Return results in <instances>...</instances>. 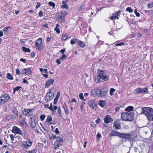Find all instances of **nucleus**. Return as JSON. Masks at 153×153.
I'll return each instance as SVG.
<instances>
[{
    "label": "nucleus",
    "mask_w": 153,
    "mask_h": 153,
    "mask_svg": "<svg viewBox=\"0 0 153 153\" xmlns=\"http://www.w3.org/2000/svg\"><path fill=\"white\" fill-rule=\"evenodd\" d=\"M121 118L125 121H131L133 120V115L131 113L123 112L121 114Z\"/></svg>",
    "instance_id": "f257e3e1"
},
{
    "label": "nucleus",
    "mask_w": 153,
    "mask_h": 153,
    "mask_svg": "<svg viewBox=\"0 0 153 153\" xmlns=\"http://www.w3.org/2000/svg\"><path fill=\"white\" fill-rule=\"evenodd\" d=\"M107 93L106 91H102L100 89H94L91 91V94L95 96L96 95L99 97H103L105 96Z\"/></svg>",
    "instance_id": "f03ea898"
},
{
    "label": "nucleus",
    "mask_w": 153,
    "mask_h": 153,
    "mask_svg": "<svg viewBox=\"0 0 153 153\" xmlns=\"http://www.w3.org/2000/svg\"><path fill=\"white\" fill-rule=\"evenodd\" d=\"M142 109L143 114L146 115L149 119L151 115L152 114V109L149 107H143Z\"/></svg>",
    "instance_id": "7ed1b4c3"
},
{
    "label": "nucleus",
    "mask_w": 153,
    "mask_h": 153,
    "mask_svg": "<svg viewBox=\"0 0 153 153\" xmlns=\"http://www.w3.org/2000/svg\"><path fill=\"white\" fill-rule=\"evenodd\" d=\"M10 96L7 94H3L0 97V105H2L9 100Z\"/></svg>",
    "instance_id": "20e7f679"
},
{
    "label": "nucleus",
    "mask_w": 153,
    "mask_h": 153,
    "mask_svg": "<svg viewBox=\"0 0 153 153\" xmlns=\"http://www.w3.org/2000/svg\"><path fill=\"white\" fill-rule=\"evenodd\" d=\"M57 140L54 143L53 146L55 150L57 149L61 146L63 143V139L59 137L56 138Z\"/></svg>",
    "instance_id": "39448f33"
},
{
    "label": "nucleus",
    "mask_w": 153,
    "mask_h": 153,
    "mask_svg": "<svg viewBox=\"0 0 153 153\" xmlns=\"http://www.w3.org/2000/svg\"><path fill=\"white\" fill-rule=\"evenodd\" d=\"M98 75L95 77V81L97 83L100 82L102 77L104 75V72L101 70L98 71Z\"/></svg>",
    "instance_id": "423d86ee"
},
{
    "label": "nucleus",
    "mask_w": 153,
    "mask_h": 153,
    "mask_svg": "<svg viewBox=\"0 0 153 153\" xmlns=\"http://www.w3.org/2000/svg\"><path fill=\"white\" fill-rule=\"evenodd\" d=\"M36 48L39 50H41L43 46L42 39L39 38L36 41L35 43Z\"/></svg>",
    "instance_id": "0eeeda50"
},
{
    "label": "nucleus",
    "mask_w": 153,
    "mask_h": 153,
    "mask_svg": "<svg viewBox=\"0 0 153 153\" xmlns=\"http://www.w3.org/2000/svg\"><path fill=\"white\" fill-rule=\"evenodd\" d=\"M32 144V142L30 139H28L22 142V146L26 149H29Z\"/></svg>",
    "instance_id": "6e6552de"
},
{
    "label": "nucleus",
    "mask_w": 153,
    "mask_h": 153,
    "mask_svg": "<svg viewBox=\"0 0 153 153\" xmlns=\"http://www.w3.org/2000/svg\"><path fill=\"white\" fill-rule=\"evenodd\" d=\"M12 132L19 134L24 136V134L22 133V130L16 126H14L13 127Z\"/></svg>",
    "instance_id": "1a4fd4ad"
},
{
    "label": "nucleus",
    "mask_w": 153,
    "mask_h": 153,
    "mask_svg": "<svg viewBox=\"0 0 153 153\" xmlns=\"http://www.w3.org/2000/svg\"><path fill=\"white\" fill-rule=\"evenodd\" d=\"M119 137L121 138L123 140L124 139L125 141L131 138V135L130 134L120 133Z\"/></svg>",
    "instance_id": "9d476101"
},
{
    "label": "nucleus",
    "mask_w": 153,
    "mask_h": 153,
    "mask_svg": "<svg viewBox=\"0 0 153 153\" xmlns=\"http://www.w3.org/2000/svg\"><path fill=\"white\" fill-rule=\"evenodd\" d=\"M54 96L53 92L51 91L48 93L45 97V99L46 101H48L49 100L52 99Z\"/></svg>",
    "instance_id": "9b49d317"
},
{
    "label": "nucleus",
    "mask_w": 153,
    "mask_h": 153,
    "mask_svg": "<svg viewBox=\"0 0 153 153\" xmlns=\"http://www.w3.org/2000/svg\"><path fill=\"white\" fill-rule=\"evenodd\" d=\"M33 110V109H25L22 111V113L24 115H28L31 116L32 115V112Z\"/></svg>",
    "instance_id": "f8f14e48"
},
{
    "label": "nucleus",
    "mask_w": 153,
    "mask_h": 153,
    "mask_svg": "<svg viewBox=\"0 0 153 153\" xmlns=\"http://www.w3.org/2000/svg\"><path fill=\"white\" fill-rule=\"evenodd\" d=\"M88 103L90 107L94 109L96 105L97 102L94 100H91L88 101Z\"/></svg>",
    "instance_id": "ddd939ff"
},
{
    "label": "nucleus",
    "mask_w": 153,
    "mask_h": 153,
    "mask_svg": "<svg viewBox=\"0 0 153 153\" xmlns=\"http://www.w3.org/2000/svg\"><path fill=\"white\" fill-rule=\"evenodd\" d=\"M104 121L105 123H110L112 122L113 120L111 117V116L109 115H106L105 117L103 118Z\"/></svg>",
    "instance_id": "4468645a"
},
{
    "label": "nucleus",
    "mask_w": 153,
    "mask_h": 153,
    "mask_svg": "<svg viewBox=\"0 0 153 153\" xmlns=\"http://www.w3.org/2000/svg\"><path fill=\"white\" fill-rule=\"evenodd\" d=\"M54 79H49L46 82L45 87H47L52 85L54 82Z\"/></svg>",
    "instance_id": "2eb2a0df"
},
{
    "label": "nucleus",
    "mask_w": 153,
    "mask_h": 153,
    "mask_svg": "<svg viewBox=\"0 0 153 153\" xmlns=\"http://www.w3.org/2000/svg\"><path fill=\"white\" fill-rule=\"evenodd\" d=\"M120 133L117 131H113L110 133L109 136L110 137L116 136L119 137Z\"/></svg>",
    "instance_id": "dca6fc26"
},
{
    "label": "nucleus",
    "mask_w": 153,
    "mask_h": 153,
    "mask_svg": "<svg viewBox=\"0 0 153 153\" xmlns=\"http://www.w3.org/2000/svg\"><path fill=\"white\" fill-rule=\"evenodd\" d=\"M31 120L30 126L33 128H34L36 126V123L34 119H33L32 117H30Z\"/></svg>",
    "instance_id": "f3484780"
},
{
    "label": "nucleus",
    "mask_w": 153,
    "mask_h": 153,
    "mask_svg": "<svg viewBox=\"0 0 153 153\" xmlns=\"http://www.w3.org/2000/svg\"><path fill=\"white\" fill-rule=\"evenodd\" d=\"M114 126L115 127L116 129L118 130L120 128V124L118 122H116L114 123Z\"/></svg>",
    "instance_id": "a211bd4d"
},
{
    "label": "nucleus",
    "mask_w": 153,
    "mask_h": 153,
    "mask_svg": "<svg viewBox=\"0 0 153 153\" xmlns=\"http://www.w3.org/2000/svg\"><path fill=\"white\" fill-rule=\"evenodd\" d=\"M57 20L59 23L63 22L65 21L64 18L62 17V16H60L57 17Z\"/></svg>",
    "instance_id": "6ab92c4d"
},
{
    "label": "nucleus",
    "mask_w": 153,
    "mask_h": 153,
    "mask_svg": "<svg viewBox=\"0 0 153 153\" xmlns=\"http://www.w3.org/2000/svg\"><path fill=\"white\" fill-rule=\"evenodd\" d=\"M105 103V101L102 100H100L98 102V104L102 107H104Z\"/></svg>",
    "instance_id": "aec40b11"
},
{
    "label": "nucleus",
    "mask_w": 153,
    "mask_h": 153,
    "mask_svg": "<svg viewBox=\"0 0 153 153\" xmlns=\"http://www.w3.org/2000/svg\"><path fill=\"white\" fill-rule=\"evenodd\" d=\"M62 5L61 7L62 8H65L67 9H68V7L67 4L66 3L65 1H63L62 2Z\"/></svg>",
    "instance_id": "412c9836"
},
{
    "label": "nucleus",
    "mask_w": 153,
    "mask_h": 153,
    "mask_svg": "<svg viewBox=\"0 0 153 153\" xmlns=\"http://www.w3.org/2000/svg\"><path fill=\"white\" fill-rule=\"evenodd\" d=\"M134 108L131 106H130L127 107L125 109L126 111L130 112L132 111L133 110Z\"/></svg>",
    "instance_id": "4be33fe9"
},
{
    "label": "nucleus",
    "mask_w": 153,
    "mask_h": 153,
    "mask_svg": "<svg viewBox=\"0 0 153 153\" xmlns=\"http://www.w3.org/2000/svg\"><path fill=\"white\" fill-rule=\"evenodd\" d=\"M78 44L80 47L83 48L85 47V44L83 42L79 40H78Z\"/></svg>",
    "instance_id": "5701e85b"
},
{
    "label": "nucleus",
    "mask_w": 153,
    "mask_h": 153,
    "mask_svg": "<svg viewBox=\"0 0 153 153\" xmlns=\"http://www.w3.org/2000/svg\"><path fill=\"white\" fill-rule=\"evenodd\" d=\"M22 48L23 50V51L24 52H30V50L29 48H27L25 47H22Z\"/></svg>",
    "instance_id": "b1692460"
},
{
    "label": "nucleus",
    "mask_w": 153,
    "mask_h": 153,
    "mask_svg": "<svg viewBox=\"0 0 153 153\" xmlns=\"http://www.w3.org/2000/svg\"><path fill=\"white\" fill-rule=\"evenodd\" d=\"M141 88H139L135 89L134 90V93L135 94L141 93Z\"/></svg>",
    "instance_id": "393cba45"
},
{
    "label": "nucleus",
    "mask_w": 153,
    "mask_h": 153,
    "mask_svg": "<svg viewBox=\"0 0 153 153\" xmlns=\"http://www.w3.org/2000/svg\"><path fill=\"white\" fill-rule=\"evenodd\" d=\"M109 76V75H104V76L102 77V80L105 81H108V77Z\"/></svg>",
    "instance_id": "a878e982"
},
{
    "label": "nucleus",
    "mask_w": 153,
    "mask_h": 153,
    "mask_svg": "<svg viewBox=\"0 0 153 153\" xmlns=\"http://www.w3.org/2000/svg\"><path fill=\"white\" fill-rule=\"evenodd\" d=\"M78 39H77L74 38L71 40L70 42L71 45H73L76 42H77Z\"/></svg>",
    "instance_id": "bb28decb"
},
{
    "label": "nucleus",
    "mask_w": 153,
    "mask_h": 153,
    "mask_svg": "<svg viewBox=\"0 0 153 153\" xmlns=\"http://www.w3.org/2000/svg\"><path fill=\"white\" fill-rule=\"evenodd\" d=\"M79 97L80 99L83 101H85V100L84 99V97L83 96V94L82 93H81L79 94Z\"/></svg>",
    "instance_id": "cd10ccee"
},
{
    "label": "nucleus",
    "mask_w": 153,
    "mask_h": 153,
    "mask_svg": "<svg viewBox=\"0 0 153 153\" xmlns=\"http://www.w3.org/2000/svg\"><path fill=\"white\" fill-rule=\"evenodd\" d=\"M26 74L28 75L30 74L31 73V71L30 68H26Z\"/></svg>",
    "instance_id": "c85d7f7f"
},
{
    "label": "nucleus",
    "mask_w": 153,
    "mask_h": 153,
    "mask_svg": "<svg viewBox=\"0 0 153 153\" xmlns=\"http://www.w3.org/2000/svg\"><path fill=\"white\" fill-rule=\"evenodd\" d=\"M6 77L8 79L13 80V78L12 76L11 75L10 73H7V74Z\"/></svg>",
    "instance_id": "c756f323"
},
{
    "label": "nucleus",
    "mask_w": 153,
    "mask_h": 153,
    "mask_svg": "<svg viewBox=\"0 0 153 153\" xmlns=\"http://www.w3.org/2000/svg\"><path fill=\"white\" fill-rule=\"evenodd\" d=\"M141 93L142 94L146 93L148 92V90L147 88H145L143 89H142L141 88Z\"/></svg>",
    "instance_id": "7c9ffc66"
},
{
    "label": "nucleus",
    "mask_w": 153,
    "mask_h": 153,
    "mask_svg": "<svg viewBox=\"0 0 153 153\" xmlns=\"http://www.w3.org/2000/svg\"><path fill=\"white\" fill-rule=\"evenodd\" d=\"M37 152L36 149H34L31 151H27L25 153H36Z\"/></svg>",
    "instance_id": "2f4dec72"
},
{
    "label": "nucleus",
    "mask_w": 153,
    "mask_h": 153,
    "mask_svg": "<svg viewBox=\"0 0 153 153\" xmlns=\"http://www.w3.org/2000/svg\"><path fill=\"white\" fill-rule=\"evenodd\" d=\"M116 91V89H114L113 88H111L110 90V94L112 96L113 95V94Z\"/></svg>",
    "instance_id": "473e14b6"
},
{
    "label": "nucleus",
    "mask_w": 153,
    "mask_h": 153,
    "mask_svg": "<svg viewBox=\"0 0 153 153\" xmlns=\"http://www.w3.org/2000/svg\"><path fill=\"white\" fill-rule=\"evenodd\" d=\"M67 56L65 54H63L62 56L59 58V59L62 61H63L64 59H66Z\"/></svg>",
    "instance_id": "72a5a7b5"
},
{
    "label": "nucleus",
    "mask_w": 153,
    "mask_h": 153,
    "mask_svg": "<svg viewBox=\"0 0 153 153\" xmlns=\"http://www.w3.org/2000/svg\"><path fill=\"white\" fill-rule=\"evenodd\" d=\"M25 120L26 119L25 118H23L22 119V121L20 122V123L21 125H24L25 124H27Z\"/></svg>",
    "instance_id": "f704fd0d"
},
{
    "label": "nucleus",
    "mask_w": 153,
    "mask_h": 153,
    "mask_svg": "<svg viewBox=\"0 0 153 153\" xmlns=\"http://www.w3.org/2000/svg\"><path fill=\"white\" fill-rule=\"evenodd\" d=\"M84 8V6L83 5H81L78 8V11H81L83 10Z\"/></svg>",
    "instance_id": "c9c22d12"
},
{
    "label": "nucleus",
    "mask_w": 153,
    "mask_h": 153,
    "mask_svg": "<svg viewBox=\"0 0 153 153\" xmlns=\"http://www.w3.org/2000/svg\"><path fill=\"white\" fill-rule=\"evenodd\" d=\"M21 88H22V87L21 86H17L14 88L13 93H14L16 91H18Z\"/></svg>",
    "instance_id": "e433bc0d"
},
{
    "label": "nucleus",
    "mask_w": 153,
    "mask_h": 153,
    "mask_svg": "<svg viewBox=\"0 0 153 153\" xmlns=\"http://www.w3.org/2000/svg\"><path fill=\"white\" fill-rule=\"evenodd\" d=\"M13 113L14 114V115L15 116H17L18 115V112L16 109H14L13 111Z\"/></svg>",
    "instance_id": "4c0bfd02"
},
{
    "label": "nucleus",
    "mask_w": 153,
    "mask_h": 153,
    "mask_svg": "<svg viewBox=\"0 0 153 153\" xmlns=\"http://www.w3.org/2000/svg\"><path fill=\"white\" fill-rule=\"evenodd\" d=\"M52 120V118L50 115H48L47 119V121L49 122H51Z\"/></svg>",
    "instance_id": "58836bf2"
},
{
    "label": "nucleus",
    "mask_w": 153,
    "mask_h": 153,
    "mask_svg": "<svg viewBox=\"0 0 153 153\" xmlns=\"http://www.w3.org/2000/svg\"><path fill=\"white\" fill-rule=\"evenodd\" d=\"M48 4L50 6L53 7H55V4L53 2L50 1L48 3Z\"/></svg>",
    "instance_id": "ea45409f"
},
{
    "label": "nucleus",
    "mask_w": 153,
    "mask_h": 153,
    "mask_svg": "<svg viewBox=\"0 0 153 153\" xmlns=\"http://www.w3.org/2000/svg\"><path fill=\"white\" fill-rule=\"evenodd\" d=\"M126 11L129 12L130 13H131L133 12L132 10L130 7H127L126 9Z\"/></svg>",
    "instance_id": "a19ab883"
},
{
    "label": "nucleus",
    "mask_w": 153,
    "mask_h": 153,
    "mask_svg": "<svg viewBox=\"0 0 153 153\" xmlns=\"http://www.w3.org/2000/svg\"><path fill=\"white\" fill-rule=\"evenodd\" d=\"M67 14V13L65 11L63 12L62 13L61 16H62V17L65 18V16Z\"/></svg>",
    "instance_id": "79ce46f5"
},
{
    "label": "nucleus",
    "mask_w": 153,
    "mask_h": 153,
    "mask_svg": "<svg viewBox=\"0 0 153 153\" xmlns=\"http://www.w3.org/2000/svg\"><path fill=\"white\" fill-rule=\"evenodd\" d=\"M10 28V27H5L4 28L3 30L4 31L8 32L9 31V29Z\"/></svg>",
    "instance_id": "37998d69"
},
{
    "label": "nucleus",
    "mask_w": 153,
    "mask_h": 153,
    "mask_svg": "<svg viewBox=\"0 0 153 153\" xmlns=\"http://www.w3.org/2000/svg\"><path fill=\"white\" fill-rule=\"evenodd\" d=\"M45 117V114H43L41 115L40 116V118L41 121H43Z\"/></svg>",
    "instance_id": "c03bdc74"
},
{
    "label": "nucleus",
    "mask_w": 153,
    "mask_h": 153,
    "mask_svg": "<svg viewBox=\"0 0 153 153\" xmlns=\"http://www.w3.org/2000/svg\"><path fill=\"white\" fill-rule=\"evenodd\" d=\"M153 7V3H150L148 4L147 5V7L148 8H151Z\"/></svg>",
    "instance_id": "a18cd8bd"
},
{
    "label": "nucleus",
    "mask_w": 153,
    "mask_h": 153,
    "mask_svg": "<svg viewBox=\"0 0 153 153\" xmlns=\"http://www.w3.org/2000/svg\"><path fill=\"white\" fill-rule=\"evenodd\" d=\"M56 136L54 134H52L51 136V137H49V139L51 140V139H52L53 140H54L56 138Z\"/></svg>",
    "instance_id": "49530a36"
},
{
    "label": "nucleus",
    "mask_w": 153,
    "mask_h": 153,
    "mask_svg": "<svg viewBox=\"0 0 153 153\" xmlns=\"http://www.w3.org/2000/svg\"><path fill=\"white\" fill-rule=\"evenodd\" d=\"M112 16H114V18H115V19H118L119 18L118 16H117V14H116L115 13H114L112 14Z\"/></svg>",
    "instance_id": "de8ad7c7"
},
{
    "label": "nucleus",
    "mask_w": 153,
    "mask_h": 153,
    "mask_svg": "<svg viewBox=\"0 0 153 153\" xmlns=\"http://www.w3.org/2000/svg\"><path fill=\"white\" fill-rule=\"evenodd\" d=\"M62 39L64 40H67L68 38V37L65 35H62Z\"/></svg>",
    "instance_id": "09e8293b"
},
{
    "label": "nucleus",
    "mask_w": 153,
    "mask_h": 153,
    "mask_svg": "<svg viewBox=\"0 0 153 153\" xmlns=\"http://www.w3.org/2000/svg\"><path fill=\"white\" fill-rule=\"evenodd\" d=\"M90 124L93 127L95 128L96 126V125L94 122H91Z\"/></svg>",
    "instance_id": "8fccbe9b"
},
{
    "label": "nucleus",
    "mask_w": 153,
    "mask_h": 153,
    "mask_svg": "<svg viewBox=\"0 0 153 153\" xmlns=\"http://www.w3.org/2000/svg\"><path fill=\"white\" fill-rule=\"evenodd\" d=\"M134 12L136 14V16L139 17L140 16V14L137 12V10L135 9L134 10Z\"/></svg>",
    "instance_id": "3c124183"
},
{
    "label": "nucleus",
    "mask_w": 153,
    "mask_h": 153,
    "mask_svg": "<svg viewBox=\"0 0 153 153\" xmlns=\"http://www.w3.org/2000/svg\"><path fill=\"white\" fill-rule=\"evenodd\" d=\"M124 45V43L121 42L119 43H116V44H115V45L116 46H121Z\"/></svg>",
    "instance_id": "603ef678"
},
{
    "label": "nucleus",
    "mask_w": 153,
    "mask_h": 153,
    "mask_svg": "<svg viewBox=\"0 0 153 153\" xmlns=\"http://www.w3.org/2000/svg\"><path fill=\"white\" fill-rule=\"evenodd\" d=\"M54 30L57 32V33H59L60 32L59 29L58 28H55Z\"/></svg>",
    "instance_id": "864d4df0"
},
{
    "label": "nucleus",
    "mask_w": 153,
    "mask_h": 153,
    "mask_svg": "<svg viewBox=\"0 0 153 153\" xmlns=\"http://www.w3.org/2000/svg\"><path fill=\"white\" fill-rule=\"evenodd\" d=\"M58 111H57V114H60V116H61V115L60 114L61 113V110L60 108V107H58L57 108Z\"/></svg>",
    "instance_id": "5fc2aeb1"
},
{
    "label": "nucleus",
    "mask_w": 153,
    "mask_h": 153,
    "mask_svg": "<svg viewBox=\"0 0 153 153\" xmlns=\"http://www.w3.org/2000/svg\"><path fill=\"white\" fill-rule=\"evenodd\" d=\"M39 15L40 17H41L43 16V12L42 10H41L39 12Z\"/></svg>",
    "instance_id": "6e6d98bb"
},
{
    "label": "nucleus",
    "mask_w": 153,
    "mask_h": 153,
    "mask_svg": "<svg viewBox=\"0 0 153 153\" xmlns=\"http://www.w3.org/2000/svg\"><path fill=\"white\" fill-rule=\"evenodd\" d=\"M16 72L17 74L19 75L21 73L19 68L16 69Z\"/></svg>",
    "instance_id": "4d7b16f0"
},
{
    "label": "nucleus",
    "mask_w": 153,
    "mask_h": 153,
    "mask_svg": "<svg viewBox=\"0 0 153 153\" xmlns=\"http://www.w3.org/2000/svg\"><path fill=\"white\" fill-rule=\"evenodd\" d=\"M58 100V98H55L54 99L53 104L56 105L57 102V101Z\"/></svg>",
    "instance_id": "13d9d810"
},
{
    "label": "nucleus",
    "mask_w": 153,
    "mask_h": 153,
    "mask_svg": "<svg viewBox=\"0 0 153 153\" xmlns=\"http://www.w3.org/2000/svg\"><path fill=\"white\" fill-rule=\"evenodd\" d=\"M121 105L119 106L116 107L115 108V111H118L119 110L120 108H121Z\"/></svg>",
    "instance_id": "bf43d9fd"
},
{
    "label": "nucleus",
    "mask_w": 153,
    "mask_h": 153,
    "mask_svg": "<svg viewBox=\"0 0 153 153\" xmlns=\"http://www.w3.org/2000/svg\"><path fill=\"white\" fill-rule=\"evenodd\" d=\"M22 73L23 74H26V68H24L23 69V70H22Z\"/></svg>",
    "instance_id": "052dcab7"
},
{
    "label": "nucleus",
    "mask_w": 153,
    "mask_h": 153,
    "mask_svg": "<svg viewBox=\"0 0 153 153\" xmlns=\"http://www.w3.org/2000/svg\"><path fill=\"white\" fill-rule=\"evenodd\" d=\"M101 121V120L100 118H98L97 120L95 121V122L97 124H99Z\"/></svg>",
    "instance_id": "680f3d73"
},
{
    "label": "nucleus",
    "mask_w": 153,
    "mask_h": 153,
    "mask_svg": "<svg viewBox=\"0 0 153 153\" xmlns=\"http://www.w3.org/2000/svg\"><path fill=\"white\" fill-rule=\"evenodd\" d=\"M150 121H153V114L151 115L149 118L148 119Z\"/></svg>",
    "instance_id": "e2e57ef3"
},
{
    "label": "nucleus",
    "mask_w": 153,
    "mask_h": 153,
    "mask_svg": "<svg viewBox=\"0 0 153 153\" xmlns=\"http://www.w3.org/2000/svg\"><path fill=\"white\" fill-rule=\"evenodd\" d=\"M101 137V135L100 134H97V139L99 140L100 138Z\"/></svg>",
    "instance_id": "0e129e2a"
},
{
    "label": "nucleus",
    "mask_w": 153,
    "mask_h": 153,
    "mask_svg": "<svg viewBox=\"0 0 153 153\" xmlns=\"http://www.w3.org/2000/svg\"><path fill=\"white\" fill-rule=\"evenodd\" d=\"M35 55V53L34 52H32L31 53V56L32 58H33L34 57Z\"/></svg>",
    "instance_id": "69168bd1"
},
{
    "label": "nucleus",
    "mask_w": 153,
    "mask_h": 153,
    "mask_svg": "<svg viewBox=\"0 0 153 153\" xmlns=\"http://www.w3.org/2000/svg\"><path fill=\"white\" fill-rule=\"evenodd\" d=\"M10 138H11V140L13 141L14 140V135L13 134L10 135Z\"/></svg>",
    "instance_id": "338daca9"
},
{
    "label": "nucleus",
    "mask_w": 153,
    "mask_h": 153,
    "mask_svg": "<svg viewBox=\"0 0 153 153\" xmlns=\"http://www.w3.org/2000/svg\"><path fill=\"white\" fill-rule=\"evenodd\" d=\"M65 115H68V109H65Z\"/></svg>",
    "instance_id": "774afa93"
}]
</instances>
